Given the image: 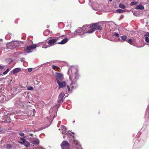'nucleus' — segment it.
I'll return each instance as SVG.
<instances>
[{
	"label": "nucleus",
	"mask_w": 149,
	"mask_h": 149,
	"mask_svg": "<svg viewBox=\"0 0 149 149\" xmlns=\"http://www.w3.org/2000/svg\"><path fill=\"white\" fill-rule=\"evenodd\" d=\"M68 74L69 75L70 79L71 81L70 86L73 89L76 88L78 86L76 83V81L79 78V75L77 73L76 68L75 67L70 68L69 69Z\"/></svg>",
	"instance_id": "1"
},
{
	"label": "nucleus",
	"mask_w": 149,
	"mask_h": 149,
	"mask_svg": "<svg viewBox=\"0 0 149 149\" xmlns=\"http://www.w3.org/2000/svg\"><path fill=\"white\" fill-rule=\"evenodd\" d=\"M83 33H91L96 30H101L102 27L97 23L84 25L82 27Z\"/></svg>",
	"instance_id": "2"
},
{
	"label": "nucleus",
	"mask_w": 149,
	"mask_h": 149,
	"mask_svg": "<svg viewBox=\"0 0 149 149\" xmlns=\"http://www.w3.org/2000/svg\"><path fill=\"white\" fill-rule=\"evenodd\" d=\"M67 136H72V139H71V140L72 141L74 144H77V146H78L79 149H81V147L79 144V142L77 141L76 140L74 137V133L73 132H71L70 131H68L66 133Z\"/></svg>",
	"instance_id": "3"
},
{
	"label": "nucleus",
	"mask_w": 149,
	"mask_h": 149,
	"mask_svg": "<svg viewBox=\"0 0 149 149\" xmlns=\"http://www.w3.org/2000/svg\"><path fill=\"white\" fill-rule=\"evenodd\" d=\"M38 46V44H33L27 47L24 49V51L26 53H30L34 49L37 47Z\"/></svg>",
	"instance_id": "4"
},
{
	"label": "nucleus",
	"mask_w": 149,
	"mask_h": 149,
	"mask_svg": "<svg viewBox=\"0 0 149 149\" xmlns=\"http://www.w3.org/2000/svg\"><path fill=\"white\" fill-rule=\"evenodd\" d=\"M61 148L62 149H70V146L68 141H63L61 144Z\"/></svg>",
	"instance_id": "5"
},
{
	"label": "nucleus",
	"mask_w": 149,
	"mask_h": 149,
	"mask_svg": "<svg viewBox=\"0 0 149 149\" xmlns=\"http://www.w3.org/2000/svg\"><path fill=\"white\" fill-rule=\"evenodd\" d=\"M6 46L8 49H13L17 46V43L16 42H10L7 43Z\"/></svg>",
	"instance_id": "6"
},
{
	"label": "nucleus",
	"mask_w": 149,
	"mask_h": 149,
	"mask_svg": "<svg viewBox=\"0 0 149 149\" xmlns=\"http://www.w3.org/2000/svg\"><path fill=\"white\" fill-rule=\"evenodd\" d=\"M56 79L57 82L60 81H62L63 79V76L62 74L61 73L56 72L55 74Z\"/></svg>",
	"instance_id": "7"
},
{
	"label": "nucleus",
	"mask_w": 149,
	"mask_h": 149,
	"mask_svg": "<svg viewBox=\"0 0 149 149\" xmlns=\"http://www.w3.org/2000/svg\"><path fill=\"white\" fill-rule=\"evenodd\" d=\"M74 33L75 34H78L79 35H82L84 34L83 33V31L82 29V28H78L75 31Z\"/></svg>",
	"instance_id": "8"
},
{
	"label": "nucleus",
	"mask_w": 149,
	"mask_h": 149,
	"mask_svg": "<svg viewBox=\"0 0 149 149\" xmlns=\"http://www.w3.org/2000/svg\"><path fill=\"white\" fill-rule=\"evenodd\" d=\"M93 9L95 10H98L99 11H101L102 10V8L101 7V5H99L97 3L95 4L92 7Z\"/></svg>",
	"instance_id": "9"
},
{
	"label": "nucleus",
	"mask_w": 149,
	"mask_h": 149,
	"mask_svg": "<svg viewBox=\"0 0 149 149\" xmlns=\"http://www.w3.org/2000/svg\"><path fill=\"white\" fill-rule=\"evenodd\" d=\"M57 83L59 86V89L60 88L64 87L66 86V83L65 81H60L57 82Z\"/></svg>",
	"instance_id": "10"
},
{
	"label": "nucleus",
	"mask_w": 149,
	"mask_h": 149,
	"mask_svg": "<svg viewBox=\"0 0 149 149\" xmlns=\"http://www.w3.org/2000/svg\"><path fill=\"white\" fill-rule=\"evenodd\" d=\"M30 141L33 144H35L38 145L39 143V141L38 139H30Z\"/></svg>",
	"instance_id": "11"
},
{
	"label": "nucleus",
	"mask_w": 149,
	"mask_h": 149,
	"mask_svg": "<svg viewBox=\"0 0 149 149\" xmlns=\"http://www.w3.org/2000/svg\"><path fill=\"white\" fill-rule=\"evenodd\" d=\"M56 40L55 39H52L49 40L47 43L48 45L50 46H52L54 45V44L56 42Z\"/></svg>",
	"instance_id": "12"
},
{
	"label": "nucleus",
	"mask_w": 149,
	"mask_h": 149,
	"mask_svg": "<svg viewBox=\"0 0 149 149\" xmlns=\"http://www.w3.org/2000/svg\"><path fill=\"white\" fill-rule=\"evenodd\" d=\"M61 130H62V133L63 134L66 132V128L64 126L62 125L61 127Z\"/></svg>",
	"instance_id": "13"
},
{
	"label": "nucleus",
	"mask_w": 149,
	"mask_h": 149,
	"mask_svg": "<svg viewBox=\"0 0 149 149\" xmlns=\"http://www.w3.org/2000/svg\"><path fill=\"white\" fill-rule=\"evenodd\" d=\"M68 39L66 38L63 40L61 42H58V44H63L66 43L68 42Z\"/></svg>",
	"instance_id": "14"
},
{
	"label": "nucleus",
	"mask_w": 149,
	"mask_h": 149,
	"mask_svg": "<svg viewBox=\"0 0 149 149\" xmlns=\"http://www.w3.org/2000/svg\"><path fill=\"white\" fill-rule=\"evenodd\" d=\"M135 8L136 10H142L144 9V7L141 4H140L139 5L137 6Z\"/></svg>",
	"instance_id": "15"
},
{
	"label": "nucleus",
	"mask_w": 149,
	"mask_h": 149,
	"mask_svg": "<svg viewBox=\"0 0 149 149\" xmlns=\"http://www.w3.org/2000/svg\"><path fill=\"white\" fill-rule=\"evenodd\" d=\"M20 70V68H16L14 69L13 71V74H15L18 73Z\"/></svg>",
	"instance_id": "16"
},
{
	"label": "nucleus",
	"mask_w": 149,
	"mask_h": 149,
	"mask_svg": "<svg viewBox=\"0 0 149 149\" xmlns=\"http://www.w3.org/2000/svg\"><path fill=\"white\" fill-rule=\"evenodd\" d=\"M121 42H123L124 41H126V40L127 38V37L125 35H124L122 36L121 37Z\"/></svg>",
	"instance_id": "17"
},
{
	"label": "nucleus",
	"mask_w": 149,
	"mask_h": 149,
	"mask_svg": "<svg viewBox=\"0 0 149 149\" xmlns=\"http://www.w3.org/2000/svg\"><path fill=\"white\" fill-rule=\"evenodd\" d=\"M25 141V139L21 138L18 141V142L21 144H23V143L24 144V142Z\"/></svg>",
	"instance_id": "18"
},
{
	"label": "nucleus",
	"mask_w": 149,
	"mask_h": 149,
	"mask_svg": "<svg viewBox=\"0 0 149 149\" xmlns=\"http://www.w3.org/2000/svg\"><path fill=\"white\" fill-rule=\"evenodd\" d=\"M41 45H42V48H46L50 47L49 45H47L45 43H42Z\"/></svg>",
	"instance_id": "19"
},
{
	"label": "nucleus",
	"mask_w": 149,
	"mask_h": 149,
	"mask_svg": "<svg viewBox=\"0 0 149 149\" xmlns=\"http://www.w3.org/2000/svg\"><path fill=\"white\" fill-rule=\"evenodd\" d=\"M24 144L25 146L28 147L29 146L30 144L28 141H25L24 142Z\"/></svg>",
	"instance_id": "20"
},
{
	"label": "nucleus",
	"mask_w": 149,
	"mask_h": 149,
	"mask_svg": "<svg viewBox=\"0 0 149 149\" xmlns=\"http://www.w3.org/2000/svg\"><path fill=\"white\" fill-rule=\"evenodd\" d=\"M65 95L64 93L61 92L59 95L58 97L63 98Z\"/></svg>",
	"instance_id": "21"
},
{
	"label": "nucleus",
	"mask_w": 149,
	"mask_h": 149,
	"mask_svg": "<svg viewBox=\"0 0 149 149\" xmlns=\"http://www.w3.org/2000/svg\"><path fill=\"white\" fill-rule=\"evenodd\" d=\"M119 7L120 8L123 9H125V6L121 3L119 4Z\"/></svg>",
	"instance_id": "22"
},
{
	"label": "nucleus",
	"mask_w": 149,
	"mask_h": 149,
	"mask_svg": "<svg viewBox=\"0 0 149 149\" xmlns=\"http://www.w3.org/2000/svg\"><path fill=\"white\" fill-rule=\"evenodd\" d=\"M116 11L118 13H123L125 11V10H122L121 9H117L116 10Z\"/></svg>",
	"instance_id": "23"
},
{
	"label": "nucleus",
	"mask_w": 149,
	"mask_h": 149,
	"mask_svg": "<svg viewBox=\"0 0 149 149\" xmlns=\"http://www.w3.org/2000/svg\"><path fill=\"white\" fill-rule=\"evenodd\" d=\"M62 98H61V97H58V102L60 103H62L63 102V100Z\"/></svg>",
	"instance_id": "24"
},
{
	"label": "nucleus",
	"mask_w": 149,
	"mask_h": 149,
	"mask_svg": "<svg viewBox=\"0 0 149 149\" xmlns=\"http://www.w3.org/2000/svg\"><path fill=\"white\" fill-rule=\"evenodd\" d=\"M12 147V145L10 144H8L6 145V148L8 149L11 148Z\"/></svg>",
	"instance_id": "25"
},
{
	"label": "nucleus",
	"mask_w": 149,
	"mask_h": 149,
	"mask_svg": "<svg viewBox=\"0 0 149 149\" xmlns=\"http://www.w3.org/2000/svg\"><path fill=\"white\" fill-rule=\"evenodd\" d=\"M33 89V88L31 86H29L27 88V90H28L32 91Z\"/></svg>",
	"instance_id": "26"
},
{
	"label": "nucleus",
	"mask_w": 149,
	"mask_h": 149,
	"mask_svg": "<svg viewBox=\"0 0 149 149\" xmlns=\"http://www.w3.org/2000/svg\"><path fill=\"white\" fill-rule=\"evenodd\" d=\"M146 37L145 38V40L146 42L147 43H148L149 42V38L146 36H145Z\"/></svg>",
	"instance_id": "27"
},
{
	"label": "nucleus",
	"mask_w": 149,
	"mask_h": 149,
	"mask_svg": "<svg viewBox=\"0 0 149 149\" xmlns=\"http://www.w3.org/2000/svg\"><path fill=\"white\" fill-rule=\"evenodd\" d=\"M9 71V69H7L5 72H3V75H5Z\"/></svg>",
	"instance_id": "28"
},
{
	"label": "nucleus",
	"mask_w": 149,
	"mask_h": 149,
	"mask_svg": "<svg viewBox=\"0 0 149 149\" xmlns=\"http://www.w3.org/2000/svg\"><path fill=\"white\" fill-rule=\"evenodd\" d=\"M137 3V2L136 1H134L133 2H132L130 3V5L131 6H132L133 5H136Z\"/></svg>",
	"instance_id": "29"
},
{
	"label": "nucleus",
	"mask_w": 149,
	"mask_h": 149,
	"mask_svg": "<svg viewBox=\"0 0 149 149\" xmlns=\"http://www.w3.org/2000/svg\"><path fill=\"white\" fill-rule=\"evenodd\" d=\"M127 42L131 44V43L132 42V40L131 39H130L127 41Z\"/></svg>",
	"instance_id": "30"
},
{
	"label": "nucleus",
	"mask_w": 149,
	"mask_h": 149,
	"mask_svg": "<svg viewBox=\"0 0 149 149\" xmlns=\"http://www.w3.org/2000/svg\"><path fill=\"white\" fill-rule=\"evenodd\" d=\"M52 68L54 69H56V68H57V69H59V68L58 67L55 66L54 65H53L52 66Z\"/></svg>",
	"instance_id": "31"
},
{
	"label": "nucleus",
	"mask_w": 149,
	"mask_h": 149,
	"mask_svg": "<svg viewBox=\"0 0 149 149\" xmlns=\"http://www.w3.org/2000/svg\"><path fill=\"white\" fill-rule=\"evenodd\" d=\"M113 34L116 37H118L119 36V34L118 33H116V32L114 33Z\"/></svg>",
	"instance_id": "32"
},
{
	"label": "nucleus",
	"mask_w": 149,
	"mask_h": 149,
	"mask_svg": "<svg viewBox=\"0 0 149 149\" xmlns=\"http://www.w3.org/2000/svg\"><path fill=\"white\" fill-rule=\"evenodd\" d=\"M4 132V131L2 129H0V134L2 133L3 132Z\"/></svg>",
	"instance_id": "33"
},
{
	"label": "nucleus",
	"mask_w": 149,
	"mask_h": 149,
	"mask_svg": "<svg viewBox=\"0 0 149 149\" xmlns=\"http://www.w3.org/2000/svg\"><path fill=\"white\" fill-rule=\"evenodd\" d=\"M67 89H68V91L69 92H70V88L69 86H68V85H67Z\"/></svg>",
	"instance_id": "34"
},
{
	"label": "nucleus",
	"mask_w": 149,
	"mask_h": 149,
	"mask_svg": "<svg viewBox=\"0 0 149 149\" xmlns=\"http://www.w3.org/2000/svg\"><path fill=\"white\" fill-rule=\"evenodd\" d=\"M4 66H3L0 65V69L1 70H3L4 69Z\"/></svg>",
	"instance_id": "35"
},
{
	"label": "nucleus",
	"mask_w": 149,
	"mask_h": 149,
	"mask_svg": "<svg viewBox=\"0 0 149 149\" xmlns=\"http://www.w3.org/2000/svg\"><path fill=\"white\" fill-rule=\"evenodd\" d=\"M19 134V135L21 136H23L24 135V133L22 132H20Z\"/></svg>",
	"instance_id": "36"
},
{
	"label": "nucleus",
	"mask_w": 149,
	"mask_h": 149,
	"mask_svg": "<svg viewBox=\"0 0 149 149\" xmlns=\"http://www.w3.org/2000/svg\"><path fill=\"white\" fill-rule=\"evenodd\" d=\"M144 36H148L149 37V32H147Z\"/></svg>",
	"instance_id": "37"
},
{
	"label": "nucleus",
	"mask_w": 149,
	"mask_h": 149,
	"mask_svg": "<svg viewBox=\"0 0 149 149\" xmlns=\"http://www.w3.org/2000/svg\"><path fill=\"white\" fill-rule=\"evenodd\" d=\"M32 70V68H29L28 69V71L29 72H31Z\"/></svg>",
	"instance_id": "38"
},
{
	"label": "nucleus",
	"mask_w": 149,
	"mask_h": 149,
	"mask_svg": "<svg viewBox=\"0 0 149 149\" xmlns=\"http://www.w3.org/2000/svg\"><path fill=\"white\" fill-rule=\"evenodd\" d=\"M78 146H77V144H75V147H76V148H77V149H79V148H78ZM81 149H82V148H81Z\"/></svg>",
	"instance_id": "39"
},
{
	"label": "nucleus",
	"mask_w": 149,
	"mask_h": 149,
	"mask_svg": "<svg viewBox=\"0 0 149 149\" xmlns=\"http://www.w3.org/2000/svg\"><path fill=\"white\" fill-rule=\"evenodd\" d=\"M24 58H22L21 59V61H24Z\"/></svg>",
	"instance_id": "40"
},
{
	"label": "nucleus",
	"mask_w": 149,
	"mask_h": 149,
	"mask_svg": "<svg viewBox=\"0 0 149 149\" xmlns=\"http://www.w3.org/2000/svg\"><path fill=\"white\" fill-rule=\"evenodd\" d=\"M53 109V108L51 109H50V110L49 111L50 112H51V111H52Z\"/></svg>",
	"instance_id": "41"
},
{
	"label": "nucleus",
	"mask_w": 149,
	"mask_h": 149,
	"mask_svg": "<svg viewBox=\"0 0 149 149\" xmlns=\"http://www.w3.org/2000/svg\"><path fill=\"white\" fill-rule=\"evenodd\" d=\"M118 40L119 41H121V40L120 39V38H118Z\"/></svg>",
	"instance_id": "42"
},
{
	"label": "nucleus",
	"mask_w": 149,
	"mask_h": 149,
	"mask_svg": "<svg viewBox=\"0 0 149 149\" xmlns=\"http://www.w3.org/2000/svg\"><path fill=\"white\" fill-rule=\"evenodd\" d=\"M9 60L10 61H11V62H12V61L11 58H9Z\"/></svg>",
	"instance_id": "43"
},
{
	"label": "nucleus",
	"mask_w": 149,
	"mask_h": 149,
	"mask_svg": "<svg viewBox=\"0 0 149 149\" xmlns=\"http://www.w3.org/2000/svg\"><path fill=\"white\" fill-rule=\"evenodd\" d=\"M59 69H57V68H56V69H55V70H58Z\"/></svg>",
	"instance_id": "44"
},
{
	"label": "nucleus",
	"mask_w": 149,
	"mask_h": 149,
	"mask_svg": "<svg viewBox=\"0 0 149 149\" xmlns=\"http://www.w3.org/2000/svg\"><path fill=\"white\" fill-rule=\"evenodd\" d=\"M63 137L64 138H65V135H64L63 136Z\"/></svg>",
	"instance_id": "45"
},
{
	"label": "nucleus",
	"mask_w": 149,
	"mask_h": 149,
	"mask_svg": "<svg viewBox=\"0 0 149 149\" xmlns=\"http://www.w3.org/2000/svg\"><path fill=\"white\" fill-rule=\"evenodd\" d=\"M0 40L1 41H2V39H0Z\"/></svg>",
	"instance_id": "46"
},
{
	"label": "nucleus",
	"mask_w": 149,
	"mask_h": 149,
	"mask_svg": "<svg viewBox=\"0 0 149 149\" xmlns=\"http://www.w3.org/2000/svg\"><path fill=\"white\" fill-rule=\"evenodd\" d=\"M109 0V1H111H111H112V0Z\"/></svg>",
	"instance_id": "47"
}]
</instances>
